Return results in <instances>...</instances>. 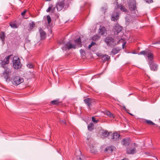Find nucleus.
Instances as JSON below:
<instances>
[{
  "label": "nucleus",
  "mask_w": 160,
  "mask_h": 160,
  "mask_svg": "<svg viewBox=\"0 0 160 160\" xmlns=\"http://www.w3.org/2000/svg\"><path fill=\"white\" fill-rule=\"evenodd\" d=\"M60 122L62 123L65 124V121L64 120H60Z\"/></svg>",
  "instance_id": "nucleus-40"
},
{
  "label": "nucleus",
  "mask_w": 160,
  "mask_h": 160,
  "mask_svg": "<svg viewBox=\"0 0 160 160\" xmlns=\"http://www.w3.org/2000/svg\"><path fill=\"white\" fill-rule=\"evenodd\" d=\"M88 130L90 131H92L94 128V124L93 123H89L88 125Z\"/></svg>",
  "instance_id": "nucleus-25"
},
{
  "label": "nucleus",
  "mask_w": 160,
  "mask_h": 160,
  "mask_svg": "<svg viewBox=\"0 0 160 160\" xmlns=\"http://www.w3.org/2000/svg\"><path fill=\"white\" fill-rule=\"evenodd\" d=\"M41 38L42 39H44L46 37V33L42 30L40 32Z\"/></svg>",
  "instance_id": "nucleus-22"
},
{
  "label": "nucleus",
  "mask_w": 160,
  "mask_h": 160,
  "mask_svg": "<svg viewBox=\"0 0 160 160\" xmlns=\"http://www.w3.org/2000/svg\"><path fill=\"white\" fill-rule=\"evenodd\" d=\"M105 150L107 151H111V152H112L113 150L111 147H108L106 148Z\"/></svg>",
  "instance_id": "nucleus-36"
},
{
  "label": "nucleus",
  "mask_w": 160,
  "mask_h": 160,
  "mask_svg": "<svg viewBox=\"0 0 160 160\" xmlns=\"http://www.w3.org/2000/svg\"><path fill=\"white\" fill-rule=\"evenodd\" d=\"M145 122L149 125H154L155 123L150 120H146Z\"/></svg>",
  "instance_id": "nucleus-30"
},
{
  "label": "nucleus",
  "mask_w": 160,
  "mask_h": 160,
  "mask_svg": "<svg viewBox=\"0 0 160 160\" xmlns=\"http://www.w3.org/2000/svg\"><path fill=\"white\" fill-rule=\"evenodd\" d=\"M119 50H120L117 48H113L112 49L111 52L113 54L115 55L118 53L119 52Z\"/></svg>",
  "instance_id": "nucleus-24"
},
{
  "label": "nucleus",
  "mask_w": 160,
  "mask_h": 160,
  "mask_svg": "<svg viewBox=\"0 0 160 160\" xmlns=\"http://www.w3.org/2000/svg\"><path fill=\"white\" fill-rule=\"evenodd\" d=\"M3 75L5 79H6V80L7 81H9V76L10 75V74H8V73H6V72H4L3 73Z\"/></svg>",
  "instance_id": "nucleus-21"
},
{
  "label": "nucleus",
  "mask_w": 160,
  "mask_h": 160,
  "mask_svg": "<svg viewBox=\"0 0 160 160\" xmlns=\"http://www.w3.org/2000/svg\"><path fill=\"white\" fill-rule=\"evenodd\" d=\"M30 28L31 29H32L35 26V24L33 22H32L29 24Z\"/></svg>",
  "instance_id": "nucleus-33"
},
{
  "label": "nucleus",
  "mask_w": 160,
  "mask_h": 160,
  "mask_svg": "<svg viewBox=\"0 0 160 160\" xmlns=\"http://www.w3.org/2000/svg\"><path fill=\"white\" fill-rule=\"evenodd\" d=\"M158 43V42H155V44H157Z\"/></svg>",
  "instance_id": "nucleus-47"
},
{
  "label": "nucleus",
  "mask_w": 160,
  "mask_h": 160,
  "mask_svg": "<svg viewBox=\"0 0 160 160\" xmlns=\"http://www.w3.org/2000/svg\"><path fill=\"white\" fill-rule=\"evenodd\" d=\"M110 58V57L108 55L105 54L102 56V60L103 62H105L108 60Z\"/></svg>",
  "instance_id": "nucleus-17"
},
{
  "label": "nucleus",
  "mask_w": 160,
  "mask_h": 160,
  "mask_svg": "<svg viewBox=\"0 0 160 160\" xmlns=\"http://www.w3.org/2000/svg\"><path fill=\"white\" fill-rule=\"evenodd\" d=\"M120 135L117 132H114L111 136V139L113 141L118 140L120 138Z\"/></svg>",
  "instance_id": "nucleus-12"
},
{
  "label": "nucleus",
  "mask_w": 160,
  "mask_h": 160,
  "mask_svg": "<svg viewBox=\"0 0 160 160\" xmlns=\"http://www.w3.org/2000/svg\"><path fill=\"white\" fill-rule=\"evenodd\" d=\"M24 80L23 78L18 76H16L13 78L12 79V82L13 84L17 85L23 82Z\"/></svg>",
  "instance_id": "nucleus-6"
},
{
  "label": "nucleus",
  "mask_w": 160,
  "mask_h": 160,
  "mask_svg": "<svg viewBox=\"0 0 160 160\" xmlns=\"http://www.w3.org/2000/svg\"><path fill=\"white\" fill-rule=\"evenodd\" d=\"M129 9L131 11H134L136 8V3L135 0H130L128 3Z\"/></svg>",
  "instance_id": "nucleus-7"
},
{
  "label": "nucleus",
  "mask_w": 160,
  "mask_h": 160,
  "mask_svg": "<svg viewBox=\"0 0 160 160\" xmlns=\"http://www.w3.org/2000/svg\"><path fill=\"white\" fill-rule=\"evenodd\" d=\"M100 37L98 35H95L93 36L92 38V39L93 41H96L99 40Z\"/></svg>",
  "instance_id": "nucleus-27"
},
{
  "label": "nucleus",
  "mask_w": 160,
  "mask_h": 160,
  "mask_svg": "<svg viewBox=\"0 0 160 160\" xmlns=\"http://www.w3.org/2000/svg\"><path fill=\"white\" fill-rule=\"evenodd\" d=\"M56 7L52 4H50L49 5V7L46 10L47 12H49L51 11L52 13H54L55 12Z\"/></svg>",
  "instance_id": "nucleus-13"
},
{
  "label": "nucleus",
  "mask_w": 160,
  "mask_h": 160,
  "mask_svg": "<svg viewBox=\"0 0 160 160\" xmlns=\"http://www.w3.org/2000/svg\"><path fill=\"white\" fill-rule=\"evenodd\" d=\"M90 152L92 153H95L96 151V149L94 148V147H92L90 148Z\"/></svg>",
  "instance_id": "nucleus-34"
},
{
  "label": "nucleus",
  "mask_w": 160,
  "mask_h": 160,
  "mask_svg": "<svg viewBox=\"0 0 160 160\" xmlns=\"http://www.w3.org/2000/svg\"><path fill=\"white\" fill-rule=\"evenodd\" d=\"M121 40H122V39H121ZM121 40H119L118 41V42H119Z\"/></svg>",
  "instance_id": "nucleus-48"
},
{
  "label": "nucleus",
  "mask_w": 160,
  "mask_h": 160,
  "mask_svg": "<svg viewBox=\"0 0 160 160\" xmlns=\"http://www.w3.org/2000/svg\"><path fill=\"white\" fill-rule=\"evenodd\" d=\"M146 2L148 3H151L153 2V1L152 0H148Z\"/></svg>",
  "instance_id": "nucleus-41"
},
{
  "label": "nucleus",
  "mask_w": 160,
  "mask_h": 160,
  "mask_svg": "<svg viewBox=\"0 0 160 160\" xmlns=\"http://www.w3.org/2000/svg\"><path fill=\"white\" fill-rule=\"evenodd\" d=\"M119 13L118 12H114L112 15L111 20L114 22H117L119 18Z\"/></svg>",
  "instance_id": "nucleus-11"
},
{
  "label": "nucleus",
  "mask_w": 160,
  "mask_h": 160,
  "mask_svg": "<svg viewBox=\"0 0 160 160\" xmlns=\"http://www.w3.org/2000/svg\"><path fill=\"white\" fill-rule=\"evenodd\" d=\"M91 44L92 46H93L95 45L96 44V43L95 42H92Z\"/></svg>",
  "instance_id": "nucleus-42"
},
{
  "label": "nucleus",
  "mask_w": 160,
  "mask_h": 160,
  "mask_svg": "<svg viewBox=\"0 0 160 160\" xmlns=\"http://www.w3.org/2000/svg\"><path fill=\"white\" fill-rule=\"evenodd\" d=\"M105 114L106 115H108V116H109L110 118H114V116L113 114L111 113V112H110L109 111H106L105 113Z\"/></svg>",
  "instance_id": "nucleus-26"
},
{
  "label": "nucleus",
  "mask_w": 160,
  "mask_h": 160,
  "mask_svg": "<svg viewBox=\"0 0 160 160\" xmlns=\"http://www.w3.org/2000/svg\"><path fill=\"white\" fill-rule=\"evenodd\" d=\"M109 135V132L107 131H105L103 132L102 133V135L105 137H107Z\"/></svg>",
  "instance_id": "nucleus-31"
},
{
  "label": "nucleus",
  "mask_w": 160,
  "mask_h": 160,
  "mask_svg": "<svg viewBox=\"0 0 160 160\" xmlns=\"http://www.w3.org/2000/svg\"><path fill=\"white\" fill-rule=\"evenodd\" d=\"M64 0H59L56 4V7L58 11H60L63 8L65 5Z\"/></svg>",
  "instance_id": "nucleus-8"
},
{
  "label": "nucleus",
  "mask_w": 160,
  "mask_h": 160,
  "mask_svg": "<svg viewBox=\"0 0 160 160\" xmlns=\"http://www.w3.org/2000/svg\"><path fill=\"white\" fill-rule=\"evenodd\" d=\"M10 26L13 28H17L18 27V25L15 23H10Z\"/></svg>",
  "instance_id": "nucleus-29"
},
{
  "label": "nucleus",
  "mask_w": 160,
  "mask_h": 160,
  "mask_svg": "<svg viewBox=\"0 0 160 160\" xmlns=\"http://www.w3.org/2000/svg\"><path fill=\"white\" fill-rule=\"evenodd\" d=\"M92 120L93 122L96 123H97L99 121L98 120H96L95 118L94 117H92Z\"/></svg>",
  "instance_id": "nucleus-35"
},
{
  "label": "nucleus",
  "mask_w": 160,
  "mask_h": 160,
  "mask_svg": "<svg viewBox=\"0 0 160 160\" xmlns=\"http://www.w3.org/2000/svg\"><path fill=\"white\" fill-rule=\"evenodd\" d=\"M27 67L30 68H33V65L32 63H28L27 65Z\"/></svg>",
  "instance_id": "nucleus-37"
},
{
  "label": "nucleus",
  "mask_w": 160,
  "mask_h": 160,
  "mask_svg": "<svg viewBox=\"0 0 160 160\" xmlns=\"http://www.w3.org/2000/svg\"><path fill=\"white\" fill-rule=\"evenodd\" d=\"M75 44L72 43L70 41L65 42L64 40L62 41H58V43L61 44H63L64 46L62 47V48L63 50L65 51L67 50H69L71 49H75L76 46L79 47L82 46L81 40L80 38L74 40Z\"/></svg>",
  "instance_id": "nucleus-1"
},
{
  "label": "nucleus",
  "mask_w": 160,
  "mask_h": 160,
  "mask_svg": "<svg viewBox=\"0 0 160 160\" xmlns=\"http://www.w3.org/2000/svg\"><path fill=\"white\" fill-rule=\"evenodd\" d=\"M3 68L5 69L4 72H6V73H8V74L10 75V74L12 71V70L7 67H5Z\"/></svg>",
  "instance_id": "nucleus-23"
},
{
  "label": "nucleus",
  "mask_w": 160,
  "mask_h": 160,
  "mask_svg": "<svg viewBox=\"0 0 160 160\" xmlns=\"http://www.w3.org/2000/svg\"><path fill=\"white\" fill-rule=\"evenodd\" d=\"M27 10H24V11H23L22 12L21 15L22 16L24 15L25 14V13H26V12H27Z\"/></svg>",
  "instance_id": "nucleus-39"
},
{
  "label": "nucleus",
  "mask_w": 160,
  "mask_h": 160,
  "mask_svg": "<svg viewBox=\"0 0 160 160\" xmlns=\"http://www.w3.org/2000/svg\"><path fill=\"white\" fill-rule=\"evenodd\" d=\"M126 44V43H123L122 45V47H123V48H124V46Z\"/></svg>",
  "instance_id": "nucleus-45"
},
{
  "label": "nucleus",
  "mask_w": 160,
  "mask_h": 160,
  "mask_svg": "<svg viewBox=\"0 0 160 160\" xmlns=\"http://www.w3.org/2000/svg\"><path fill=\"white\" fill-rule=\"evenodd\" d=\"M106 32V29L105 27H102L99 28V33L102 35L104 34Z\"/></svg>",
  "instance_id": "nucleus-20"
},
{
  "label": "nucleus",
  "mask_w": 160,
  "mask_h": 160,
  "mask_svg": "<svg viewBox=\"0 0 160 160\" xmlns=\"http://www.w3.org/2000/svg\"><path fill=\"white\" fill-rule=\"evenodd\" d=\"M85 103L87 105L89 108H90L91 106L92 103L94 102V100L93 98H87L84 99Z\"/></svg>",
  "instance_id": "nucleus-10"
},
{
  "label": "nucleus",
  "mask_w": 160,
  "mask_h": 160,
  "mask_svg": "<svg viewBox=\"0 0 160 160\" xmlns=\"http://www.w3.org/2000/svg\"><path fill=\"white\" fill-rule=\"evenodd\" d=\"M117 8H119L122 11L125 12H126L128 11L125 7L121 4H118Z\"/></svg>",
  "instance_id": "nucleus-16"
},
{
  "label": "nucleus",
  "mask_w": 160,
  "mask_h": 160,
  "mask_svg": "<svg viewBox=\"0 0 160 160\" xmlns=\"http://www.w3.org/2000/svg\"><path fill=\"white\" fill-rule=\"evenodd\" d=\"M150 68L152 70L156 71L157 70L158 67L157 65L153 62H151L150 64Z\"/></svg>",
  "instance_id": "nucleus-15"
},
{
  "label": "nucleus",
  "mask_w": 160,
  "mask_h": 160,
  "mask_svg": "<svg viewBox=\"0 0 160 160\" xmlns=\"http://www.w3.org/2000/svg\"><path fill=\"white\" fill-rule=\"evenodd\" d=\"M115 32L116 33L118 34L119 32H120L122 29V27L118 25L116 26L114 28Z\"/></svg>",
  "instance_id": "nucleus-18"
},
{
  "label": "nucleus",
  "mask_w": 160,
  "mask_h": 160,
  "mask_svg": "<svg viewBox=\"0 0 160 160\" xmlns=\"http://www.w3.org/2000/svg\"><path fill=\"white\" fill-rule=\"evenodd\" d=\"M92 46L91 45V44H90V45H89V46H88V48L89 49H90Z\"/></svg>",
  "instance_id": "nucleus-43"
},
{
  "label": "nucleus",
  "mask_w": 160,
  "mask_h": 160,
  "mask_svg": "<svg viewBox=\"0 0 160 160\" xmlns=\"http://www.w3.org/2000/svg\"><path fill=\"white\" fill-rule=\"evenodd\" d=\"M5 35L4 32H1L0 33V38L3 42L4 40Z\"/></svg>",
  "instance_id": "nucleus-28"
},
{
  "label": "nucleus",
  "mask_w": 160,
  "mask_h": 160,
  "mask_svg": "<svg viewBox=\"0 0 160 160\" xmlns=\"http://www.w3.org/2000/svg\"><path fill=\"white\" fill-rule=\"evenodd\" d=\"M105 42L106 43L107 45L109 46H114L116 45L118 43L115 42L114 39L112 37H107L104 40Z\"/></svg>",
  "instance_id": "nucleus-2"
},
{
  "label": "nucleus",
  "mask_w": 160,
  "mask_h": 160,
  "mask_svg": "<svg viewBox=\"0 0 160 160\" xmlns=\"http://www.w3.org/2000/svg\"><path fill=\"white\" fill-rule=\"evenodd\" d=\"M13 66L15 69H18L21 68L20 59L18 56H15L13 58Z\"/></svg>",
  "instance_id": "nucleus-4"
},
{
  "label": "nucleus",
  "mask_w": 160,
  "mask_h": 160,
  "mask_svg": "<svg viewBox=\"0 0 160 160\" xmlns=\"http://www.w3.org/2000/svg\"><path fill=\"white\" fill-rule=\"evenodd\" d=\"M139 54H143L147 56L148 59L150 61L153 59V54L151 51L149 50L142 51L139 52Z\"/></svg>",
  "instance_id": "nucleus-5"
},
{
  "label": "nucleus",
  "mask_w": 160,
  "mask_h": 160,
  "mask_svg": "<svg viewBox=\"0 0 160 160\" xmlns=\"http://www.w3.org/2000/svg\"><path fill=\"white\" fill-rule=\"evenodd\" d=\"M137 146V145L135 143L131 144L129 147L127 149V153L129 154H133L135 153L136 152V148Z\"/></svg>",
  "instance_id": "nucleus-3"
},
{
  "label": "nucleus",
  "mask_w": 160,
  "mask_h": 160,
  "mask_svg": "<svg viewBox=\"0 0 160 160\" xmlns=\"http://www.w3.org/2000/svg\"><path fill=\"white\" fill-rule=\"evenodd\" d=\"M97 55L98 56H102V55L101 53H98L97 54Z\"/></svg>",
  "instance_id": "nucleus-44"
},
{
  "label": "nucleus",
  "mask_w": 160,
  "mask_h": 160,
  "mask_svg": "<svg viewBox=\"0 0 160 160\" xmlns=\"http://www.w3.org/2000/svg\"><path fill=\"white\" fill-rule=\"evenodd\" d=\"M13 56L12 55H10L6 57L1 62V65L3 68H4L6 64H7L9 63V59L11 57Z\"/></svg>",
  "instance_id": "nucleus-9"
},
{
  "label": "nucleus",
  "mask_w": 160,
  "mask_h": 160,
  "mask_svg": "<svg viewBox=\"0 0 160 160\" xmlns=\"http://www.w3.org/2000/svg\"><path fill=\"white\" fill-rule=\"evenodd\" d=\"M78 160H86L85 158L83 157L82 156H81L78 158Z\"/></svg>",
  "instance_id": "nucleus-38"
},
{
  "label": "nucleus",
  "mask_w": 160,
  "mask_h": 160,
  "mask_svg": "<svg viewBox=\"0 0 160 160\" xmlns=\"http://www.w3.org/2000/svg\"><path fill=\"white\" fill-rule=\"evenodd\" d=\"M46 1H51L52 0H45Z\"/></svg>",
  "instance_id": "nucleus-46"
},
{
  "label": "nucleus",
  "mask_w": 160,
  "mask_h": 160,
  "mask_svg": "<svg viewBox=\"0 0 160 160\" xmlns=\"http://www.w3.org/2000/svg\"><path fill=\"white\" fill-rule=\"evenodd\" d=\"M61 102L59 101L58 99H57L52 101L51 103L53 105H58Z\"/></svg>",
  "instance_id": "nucleus-19"
},
{
  "label": "nucleus",
  "mask_w": 160,
  "mask_h": 160,
  "mask_svg": "<svg viewBox=\"0 0 160 160\" xmlns=\"http://www.w3.org/2000/svg\"><path fill=\"white\" fill-rule=\"evenodd\" d=\"M121 143L123 145L128 146L129 143V139L128 138H124L122 140Z\"/></svg>",
  "instance_id": "nucleus-14"
},
{
  "label": "nucleus",
  "mask_w": 160,
  "mask_h": 160,
  "mask_svg": "<svg viewBox=\"0 0 160 160\" xmlns=\"http://www.w3.org/2000/svg\"><path fill=\"white\" fill-rule=\"evenodd\" d=\"M48 24H50V22L51 21V19L49 15H48L47 16Z\"/></svg>",
  "instance_id": "nucleus-32"
}]
</instances>
